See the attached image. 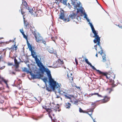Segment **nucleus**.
Segmentation results:
<instances>
[{
    "instance_id": "obj_32",
    "label": "nucleus",
    "mask_w": 122,
    "mask_h": 122,
    "mask_svg": "<svg viewBox=\"0 0 122 122\" xmlns=\"http://www.w3.org/2000/svg\"><path fill=\"white\" fill-rule=\"evenodd\" d=\"M47 78L46 77H45L43 78V81L46 84L47 81Z\"/></svg>"
},
{
    "instance_id": "obj_61",
    "label": "nucleus",
    "mask_w": 122,
    "mask_h": 122,
    "mask_svg": "<svg viewBox=\"0 0 122 122\" xmlns=\"http://www.w3.org/2000/svg\"><path fill=\"white\" fill-rule=\"evenodd\" d=\"M12 118H13V116H12Z\"/></svg>"
},
{
    "instance_id": "obj_7",
    "label": "nucleus",
    "mask_w": 122,
    "mask_h": 122,
    "mask_svg": "<svg viewBox=\"0 0 122 122\" xmlns=\"http://www.w3.org/2000/svg\"><path fill=\"white\" fill-rule=\"evenodd\" d=\"M98 53H100L101 55L102 56V61L103 62H104L107 61L106 58V55L103 53V50H102L101 51V52L100 51H99L98 52Z\"/></svg>"
},
{
    "instance_id": "obj_50",
    "label": "nucleus",
    "mask_w": 122,
    "mask_h": 122,
    "mask_svg": "<svg viewBox=\"0 0 122 122\" xmlns=\"http://www.w3.org/2000/svg\"><path fill=\"white\" fill-rule=\"evenodd\" d=\"M76 87L78 89H80V88L79 87H78L76 86Z\"/></svg>"
},
{
    "instance_id": "obj_33",
    "label": "nucleus",
    "mask_w": 122,
    "mask_h": 122,
    "mask_svg": "<svg viewBox=\"0 0 122 122\" xmlns=\"http://www.w3.org/2000/svg\"><path fill=\"white\" fill-rule=\"evenodd\" d=\"M66 94H65V95H64V96H65L66 97V98L68 99H71V97L68 96L67 95H66Z\"/></svg>"
},
{
    "instance_id": "obj_51",
    "label": "nucleus",
    "mask_w": 122,
    "mask_h": 122,
    "mask_svg": "<svg viewBox=\"0 0 122 122\" xmlns=\"http://www.w3.org/2000/svg\"><path fill=\"white\" fill-rule=\"evenodd\" d=\"M86 20H87V21L88 22H90V20L89 19H88V18H87V19H86Z\"/></svg>"
},
{
    "instance_id": "obj_9",
    "label": "nucleus",
    "mask_w": 122,
    "mask_h": 122,
    "mask_svg": "<svg viewBox=\"0 0 122 122\" xmlns=\"http://www.w3.org/2000/svg\"><path fill=\"white\" fill-rule=\"evenodd\" d=\"M33 13H31L32 15H35V13L36 15L37 16H41L42 14V12L41 10H38L36 12H35L33 10Z\"/></svg>"
},
{
    "instance_id": "obj_44",
    "label": "nucleus",
    "mask_w": 122,
    "mask_h": 122,
    "mask_svg": "<svg viewBox=\"0 0 122 122\" xmlns=\"http://www.w3.org/2000/svg\"><path fill=\"white\" fill-rule=\"evenodd\" d=\"M3 59V58L2 56H0V62L1 61L2 59Z\"/></svg>"
},
{
    "instance_id": "obj_48",
    "label": "nucleus",
    "mask_w": 122,
    "mask_h": 122,
    "mask_svg": "<svg viewBox=\"0 0 122 122\" xmlns=\"http://www.w3.org/2000/svg\"><path fill=\"white\" fill-rule=\"evenodd\" d=\"M77 13H79L80 11V9H77Z\"/></svg>"
},
{
    "instance_id": "obj_35",
    "label": "nucleus",
    "mask_w": 122,
    "mask_h": 122,
    "mask_svg": "<svg viewBox=\"0 0 122 122\" xmlns=\"http://www.w3.org/2000/svg\"><path fill=\"white\" fill-rule=\"evenodd\" d=\"M20 32L22 33V35L24 34V32L23 31V29H20Z\"/></svg>"
},
{
    "instance_id": "obj_24",
    "label": "nucleus",
    "mask_w": 122,
    "mask_h": 122,
    "mask_svg": "<svg viewBox=\"0 0 122 122\" xmlns=\"http://www.w3.org/2000/svg\"><path fill=\"white\" fill-rule=\"evenodd\" d=\"M91 27V28L92 32L94 34V36L97 35V32L95 30L93 25Z\"/></svg>"
},
{
    "instance_id": "obj_37",
    "label": "nucleus",
    "mask_w": 122,
    "mask_h": 122,
    "mask_svg": "<svg viewBox=\"0 0 122 122\" xmlns=\"http://www.w3.org/2000/svg\"><path fill=\"white\" fill-rule=\"evenodd\" d=\"M33 35L35 38H36V37H37L38 36V35H37L36 34L35 32H34V33H33Z\"/></svg>"
},
{
    "instance_id": "obj_17",
    "label": "nucleus",
    "mask_w": 122,
    "mask_h": 122,
    "mask_svg": "<svg viewBox=\"0 0 122 122\" xmlns=\"http://www.w3.org/2000/svg\"><path fill=\"white\" fill-rule=\"evenodd\" d=\"M94 70H96L97 71V72H98L100 74V75H102V74L103 73L102 72L100 71L99 70H97L96 68L95 67L93 66H92V65L91 64H90L89 65Z\"/></svg>"
},
{
    "instance_id": "obj_31",
    "label": "nucleus",
    "mask_w": 122,
    "mask_h": 122,
    "mask_svg": "<svg viewBox=\"0 0 122 122\" xmlns=\"http://www.w3.org/2000/svg\"><path fill=\"white\" fill-rule=\"evenodd\" d=\"M85 61L86 62V63L89 65H90V64L91 63L89 62L88 61V60L86 58L85 59Z\"/></svg>"
},
{
    "instance_id": "obj_43",
    "label": "nucleus",
    "mask_w": 122,
    "mask_h": 122,
    "mask_svg": "<svg viewBox=\"0 0 122 122\" xmlns=\"http://www.w3.org/2000/svg\"><path fill=\"white\" fill-rule=\"evenodd\" d=\"M97 45L96 44L94 46V47L95 48V49L97 51Z\"/></svg>"
},
{
    "instance_id": "obj_38",
    "label": "nucleus",
    "mask_w": 122,
    "mask_h": 122,
    "mask_svg": "<svg viewBox=\"0 0 122 122\" xmlns=\"http://www.w3.org/2000/svg\"><path fill=\"white\" fill-rule=\"evenodd\" d=\"M75 61L76 62V65H77L78 64V62L77 59L76 58L75 59Z\"/></svg>"
},
{
    "instance_id": "obj_6",
    "label": "nucleus",
    "mask_w": 122,
    "mask_h": 122,
    "mask_svg": "<svg viewBox=\"0 0 122 122\" xmlns=\"http://www.w3.org/2000/svg\"><path fill=\"white\" fill-rule=\"evenodd\" d=\"M22 4L23 5L25 6V7H26L27 9H28V10L29 11V12H30V13H33V11H34L30 7H29L26 1H23L22 2Z\"/></svg>"
},
{
    "instance_id": "obj_16",
    "label": "nucleus",
    "mask_w": 122,
    "mask_h": 122,
    "mask_svg": "<svg viewBox=\"0 0 122 122\" xmlns=\"http://www.w3.org/2000/svg\"><path fill=\"white\" fill-rule=\"evenodd\" d=\"M24 23L25 28L26 29H29L30 25L29 23L27 21L24 20Z\"/></svg>"
},
{
    "instance_id": "obj_2",
    "label": "nucleus",
    "mask_w": 122,
    "mask_h": 122,
    "mask_svg": "<svg viewBox=\"0 0 122 122\" xmlns=\"http://www.w3.org/2000/svg\"><path fill=\"white\" fill-rule=\"evenodd\" d=\"M103 73L102 74V76H105L107 79H109V82L112 83V86L111 87L107 88V90L109 91V93H110L112 91H113V88L114 87L117 86V84H115L114 80L115 77V75L112 72L110 73V72H102Z\"/></svg>"
},
{
    "instance_id": "obj_54",
    "label": "nucleus",
    "mask_w": 122,
    "mask_h": 122,
    "mask_svg": "<svg viewBox=\"0 0 122 122\" xmlns=\"http://www.w3.org/2000/svg\"><path fill=\"white\" fill-rule=\"evenodd\" d=\"M69 96L72 97H74V96L73 95H69Z\"/></svg>"
},
{
    "instance_id": "obj_3",
    "label": "nucleus",
    "mask_w": 122,
    "mask_h": 122,
    "mask_svg": "<svg viewBox=\"0 0 122 122\" xmlns=\"http://www.w3.org/2000/svg\"><path fill=\"white\" fill-rule=\"evenodd\" d=\"M24 37L25 38L26 41L27 45L28 48H29V50L31 51V55L32 57L35 59L36 63L37 64V66L39 67L43 65L42 63L39 60L38 58H37L36 56V52L34 51V50L32 49V47L31 45L29 42L27 40V36L25 35L24 34L23 35Z\"/></svg>"
},
{
    "instance_id": "obj_47",
    "label": "nucleus",
    "mask_w": 122,
    "mask_h": 122,
    "mask_svg": "<svg viewBox=\"0 0 122 122\" xmlns=\"http://www.w3.org/2000/svg\"><path fill=\"white\" fill-rule=\"evenodd\" d=\"M89 24L90 25L91 27L93 25H92V24L90 22H89Z\"/></svg>"
},
{
    "instance_id": "obj_56",
    "label": "nucleus",
    "mask_w": 122,
    "mask_h": 122,
    "mask_svg": "<svg viewBox=\"0 0 122 122\" xmlns=\"http://www.w3.org/2000/svg\"><path fill=\"white\" fill-rule=\"evenodd\" d=\"M77 5H78V7H79V6H80V5H79V4H78Z\"/></svg>"
},
{
    "instance_id": "obj_60",
    "label": "nucleus",
    "mask_w": 122,
    "mask_h": 122,
    "mask_svg": "<svg viewBox=\"0 0 122 122\" xmlns=\"http://www.w3.org/2000/svg\"><path fill=\"white\" fill-rule=\"evenodd\" d=\"M2 38H0V39H2Z\"/></svg>"
},
{
    "instance_id": "obj_22",
    "label": "nucleus",
    "mask_w": 122,
    "mask_h": 122,
    "mask_svg": "<svg viewBox=\"0 0 122 122\" xmlns=\"http://www.w3.org/2000/svg\"><path fill=\"white\" fill-rule=\"evenodd\" d=\"M105 63L106 66L107 68H109L110 66V61L108 60H107V61L105 62Z\"/></svg>"
},
{
    "instance_id": "obj_20",
    "label": "nucleus",
    "mask_w": 122,
    "mask_h": 122,
    "mask_svg": "<svg viewBox=\"0 0 122 122\" xmlns=\"http://www.w3.org/2000/svg\"><path fill=\"white\" fill-rule=\"evenodd\" d=\"M21 14L22 15L24 14L25 12H27L26 10H28L26 7L23 8L21 9Z\"/></svg>"
},
{
    "instance_id": "obj_40",
    "label": "nucleus",
    "mask_w": 122,
    "mask_h": 122,
    "mask_svg": "<svg viewBox=\"0 0 122 122\" xmlns=\"http://www.w3.org/2000/svg\"><path fill=\"white\" fill-rule=\"evenodd\" d=\"M84 18H85L86 19H87L88 18L87 17V15L85 13V15L84 16Z\"/></svg>"
},
{
    "instance_id": "obj_10",
    "label": "nucleus",
    "mask_w": 122,
    "mask_h": 122,
    "mask_svg": "<svg viewBox=\"0 0 122 122\" xmlns=\"http://www.w3.org/2000/svg\"><path fill=\"white\" fill-rule=\"evenodd\" d=\"M104 98V99L101 100V102L102 103H106L110 100V98L107 96H105Z\"/></svg>"
},
{
    "instance_id": "obj_1",
    "label": "nucleus",
    "mask_w": 122,
    "mask_h": 122,
    "mask_svg": "<svg viewBox=\"0 0 122 122\" xmlns=\"http://www.w3.org/2000/svg\"><path fill=\"white\" fill-rule=\"evenodd\" d=\"M39 67L40 70L42 72H43L45 71L46 72L47 76L49 78L50 86L52 88L53 91L55 92L56 95L57 92L59 93L61 95H65V94H66L65 90H62V89H60V85L57 83L52 78L50 71L48 69L45 68L43 65Z\"/></svg>"
},
{
    "instance_id": "obj_58",
    "label": "nucleus",
    "mask_w": 122,
    "mask_h": 122,
    "mask_svg": "<svg viewBox=\"0 0 122 122\" xmlns=\"http://www.w3.org/2000/svg\"><path fill=\"white\" fill-rule=\"evenodd\" d=\"M20 89V88H19V89Z\"/></svg>"
},
{
    "instance_id": "obj_23",
    "label": "nucleus",
    "mask_w": 122,
    "mask_h": 122,
    "mask_svg": "<svg viewBox=\"0 0 122 122\" xmlns=\"http://www.w3.org/2000/svg\"><path fill=\"white\" fill-rule=\"evenodd\" d=\"M97 95V96L99 97H103L100 94H99L98 93H91L89 94V96L90 97L92 96L93 95Z\"/></svg>"
},
{
    "instance_id": "obj_55",
    "label": "nucleus",
    "mask_w": 122,
    "mask_h": 122,
    "mask_svg": "<svg viewBox=\"0 0 122 122\" xmlns=\"http://www.w3.org/2000/svg\"><path fill=\"white\" fill-rule=\"evenodd\" d=\"M96 56L97 57H98V55H97V53L96 55Z\"/></svg>"
},
{
    "instance_id": "obj_45",
    "label": "nucleus",
    "mask_w": 122,
    "mask_h": 122,
    "mask_svg": "<svg viewBox=\"0 0 122 122\" xmlns=\"http://www.w3.org/2000/svg\"><path fill=\"white\" fill-rule=\"evenodd\" d=\"M49 117H50L51 118V119H52V117L51 116V114H49Z\"/></svg>"
},
{
    "instance_id": "obj_39",
    "label": "nucleus",
    "mask_w": 122,
    "mask_h": 122,
    "mask_svg": "<svg viewBox=\"0 0 122 122\" xmlns=\"http://www.w3.org/2000/svg\"><path fill=\"white\" fill-rule=\"evenodd\" d=\"M5 66H4L1 67H0V70H2L3 69H4L5 68Z\"/></svg>"
},
{
    "instance_id": "obj_29",
    "label": "nucleus",
    "mask_w": 122,
    "mask_h": 122,
    "mask_svg": "<svg viewBox=\"0 0 122 122\" xmlns=\"http://www.w3.org/2000/svg\"><path fill=\"white\" fill-rule=\"evenodd\" d=\"M15 48L14 50L15 51H16L17 48V47L16 46V44H15L13 46V47L12 48V49L13 50H14V48Z\"/></svg>"
},
{
    "instance_id": "obj_19",
    "label": "nucleus",
    "mask_w": 122,
    "mask_h": 122,
    "mask_svg": "<svg viewBox=\"0 0 122 122\" xmlns=\"http://www.w3.org/2000/svg\"><path fill=\"white\" fill-rule=\"evenodd\" d=\"M65 107L67 109H69L71 108V105L70 103L69 102L66 103L64 105Z\"/></svg>"
},
{
    "instance_id": "obj_28",
    "label": "nucleus",
    "mask_w": 122,
    "mask_h": 122,
    "mask_svg": "<svg viewBox=\"0 0 122 122\" xmlns=\"http://www.w3.org/2000/svg\"><path fill=\"white\" fill-rule=\"evenodd\" d=\"M54 108H53L52 109L53 110H55L56 112L57 111V109H58L59 108V107L58 106H55V107H54Z\"/></svg>"
},
{
    "instance_id": "obj_11",
    "label": "nucleus",
    "mask_w": 122,
    "mask_h": 122,
    "mask_svg": "<svg viewBox=\"0 0 122 122\" xmlns=\"http://www.w3.org/2000/svg\"><path fill=\"white\" fill-rule=\"evenodd\" d=\"M31 75L33 79L40 78L41 76V75L40 74H31Z\"/></svg>"
},
{
    "instance_id": "obj_25",
    "label": "nucleus",
    "mask_w": 122,
    "mask_h": 122,
    "mask_svg": "<svg viewBox=\"0 0 122 122\" xmlns=\"http://www.w3.org/2000/svg\"><path fill=\"white\" fill-rule=\"evenodd\" d=\"M23 71L24 72H27L28 74L30 73L31 74V72H30L29 70H28L27 68L26 67L24 68V69L23 70Z\"/></svg>"
},
{
    "instance_id": "obj_41",
    "label": "nucleus",
    "mask_w": 122,
    "mask_h": 122,
    "mask_svg": "<svg viewBox=\"0 0 122 122\" xmlns=\"http://www.w3.org/2000/svg\"><path fill=\"white\" fill-rule=\"evenodd\" d=\"M42 41V42L43 43H44L45 45H46V41H45L44 40H43V39Z\"/></svg>"
},
{
    "instance_id": "obj_21",
    "label": "nucleus",
    "mask_w": 122,
    "mask_h": 122,
    "mask_svg": "<svg viewBox=\"0 0 122 122\" xmlns=\"http://www.w3.org/2000/svg\"><path fill=\"white\" fill-rule=\"evenodd\" d=\"M93 111V109L92 108L89 109L87 112V113L91 117V116L92 113Z\"/></svg>"
},
{
    "instance_id": "obj_53",
    "label": "nucleus",
    "mask_w": 122,
    "mask_h": 122,
    "mask_svg": "<svg viewBox=\"0 0 122 122\" xmlns=\"http://www.w3.org/2000/svg\"><path fill=\"white\" fill-rule=\"evenodd\" d=\"M12 74H13L14 75H15V73L14 72H12Z\"/></svg>"
},
{
    "instance_id": "obj_42",
    "label": "nucleus",
    "mask_w": 122,
    "mask_h": 122,
    "mask_svg": "<svg viewBox=\"0 0 122 122\" xmlns=\"http://www.w3.org/2000/svg\"><path fill=\"white\" fill-rule=\"evenodd\" d=\"M51 39H52V40L53 41H55V38L53 37H51Z\"/></svg>"
},
{
    "instance_id": "obj_26",
    "label": "nucleus",
    "mask_w": 122,
    "mask_h": 122,
    "mask_svg": "<svg viewBox=\"0 0 122 122\" xmlns=\"http://www.w3.org/2000/svg\"><path fill=\"white\" fill-rule=\"evenodd\" d=\"M57 62L60 64L62 65L64 63V62L63 60H61L60 59H59L57 61Z\"/></svg>"
},
{
    "instance_id": "obj_8",
    "label": "nucleus",
    "mask_w": 122,
    "mask_h": 122,
    "mask_svg": "<svg viewBox=\"0 0 122 122\" xmlns=\"http://www.w3.org/2000/svg\"><path fill=\"white\" fill-rule=\"evenodd\" d=\"M14 60L15 70L16 71H19V70L18 69V68L19 67V63L17 61V60L15 58H14Z\"/></svg>"
},
{
    "instance_id": "obj_57",
    "label": "nucleus",
    "mask_w": 122,
    "mask_h": 122,
    "mask_svg": "<svg viewBox=\"0 0 122 122\" xmlns=\"http://www.w3.org/2000/svg\"><path fill=\"white\" fill-rule=\"evenodd\" d=\"M3 43V44L4 43V42H1V43L0 42V44H1V43Z\"/></svg>"
},
{
    "instance_id": "obj_27",
    "label": "nucleus",
    "mask_w": 122,
    "mask_h": 122,
    "mask_svg": "<svg viewBox=\"0 0 122 122\" xmlns=\"http://www.w3.org/2000/svg\"><path fill=\"white\" fill-rule=\"evenodd\" d=\"M49 52L51 53H54V50L53 48H51L49 49L48 50Z\"/></svg>"
},
{
    "instance_id": "obj_4",
    "label": "nucleus",
    "mask_w": 122,
    "mask_h": 122,
    "mask_svg": "<svg viewBox=\"0 0 122 122\" xmlns=\"http://www.w3.org/2000/svg\"><path fill=\"white\" fill-rule=\"evenodd\" d=\"M59 19L63 20L65 21H70L69 18H66L65 17L64 11L63 10L61 11L60 14V16L59 17Z\"/></svg>"
},
{
    "instance_id": "obj_36",
    "label": "nucleus",
    "mask_w": 122,
    "mask_h": 122,
    "mask_svg": "<svg viewBox=\"0 0 122 122\" xmlns=\"http://www.w3.org/2000/svg\"><path fill=\"white\" fill-rule=\"evenodd\" d=\"M13 63H8V65L9 66H11L13 65Z\"/></svg>"
},
{
    "instance_id": "obj_46",
    "label": "nucleus",
    "mask_w": 122,
    "mask_h": 122,
    "mask_svg": "<svg viewBox=\"0 0 122 122\" xmlns=\"http://www.w3.org/2000/svg\"><path fill=\"white\" fill-rule=\"evenodd\" d=\"M80 11L81 12V13H83V11L82 9H80Z\"/></svg>"
},
{
    "instance_id": "obj_18",
    "label": "nucleus",
    "mask_w": 122,
    "mask_h": 122,
    "mask_svg": "<svg viewBox=\"0 0 122 122\" xmlns=\"http://www.w3.org/2000/svg\"><path fill=\"white\" fill-rule=\"evenodd\" d=\"M45 109L46 110V111L48 112L49 114H52L53 116H54V114H52V112L53 110H51V109L47 108H45Z\"/></svg>"
},
{
    "instance_id": "obj_49",
    "label": "nucleus",
    "mask_w": 122,
    "mask_h": 122,
    "mask_svg": "<svg viewBox=\"0 0 122 122\" xmlns=\"http://www.w3.org/2000/svg\"><path fill=\"white\" fill-rule=\"evenodd\" d=\"M56 98H58L60 97V96L58 95H57L56 94Z\"/></svg>"
},
{
    "instance_id": "obj_15",
    "label": "nucleus",
    "mask_w": 122,
    "mask_h": 122,
    "mask_svg": "<svg viewBox=\"0 0 122 122\" xmlns=\"http://www.w3.org/2000/svg\"><path fill=\"white\" fill-rule=\"evenodd\" d=\"M67 76L71 82H73V76H72L71 73H68Z\"/></svg>"
},
{
    "instance_id": "obj_13",
    "label": "nucleus",
    "mask_w": 122,
    "mask_h": 122,
    "mask_svg": "<svg viewBox=\"0 0 122 122\" xmlns=\"http://www.w3.org/2000/svg\"><path fill=\"white\" fill-rule=\"evenodd\" d=\"M67 0H55V2L56 3H58V2H60L61 3H62L63 4L67 5ZM59 2H58V3Z\"/></svg>"
},
{
    "instance_id": "obj_12",
    "label": "nucleus",
    "mask_w": 122,
    "mask_h": 122,
    "mask_svg": "<svg viewBox=\"0 0 122 122\" xmlns=\"http://www.w3.org/2000/svg\"><path fill=\"white\" fill-rule=\"evenodd\" d=\"M76 15V14L75 13L73 12L72 14H71L69 15L68 17L67 18H69L70 20V19L73 20L75 19Z\"/></svg>"
},
{
    "instance_id": "obj_52",
    "label": "nucleus",
    "mask_w": 122,
    "mask_h": 122,
    "mask_svg": "<svg viewBox=\"0 0 122 122\" xmlns=\"http://www.w3.org/2000/svg\"><path fill=\"white\" fill-rule=\"evenodd\" d=\"M78 102V101H75V102H74V104H76V103H77Z\"/></svg>"
},
{
    "instance_id": "obj_30",
    "label": "nucleus",
    "mask_w": 122,
    "mask_h": 122,
    "mask_svg": "<svg viewBox=\"0 0 122 122\" xmlns=\"http://www.w3.org/2000/svg\"><path fill=\"white\" fill-rule=\"evenodd\" d=\"M79 111L80 112L85 113L86 112L85 111H84L81 108H79Z\"/></svg>"
},
{
    "instance_id": "obj_34",
    "label": "nucleus",
    "mask_w": 122,
    "mask_h": 122,
    "mask_svg": "<svg viewBox=\"0 0 122 122\" xmlns=\"http://www.w3.org/2000/svg\"><path fill=\"white\" fill-rule=\"evenodd\" d=\"M46 89L48 91H51V89L50 87H46Z\"/></svg>"
},
{
    "instance_id": "obj_59",
    "label": "nucleus",
    "mask_w": 122,
    "mask_h": 122,
    "mask_svg": "<svg viewBox=\"0 0 122 122\" xmlns=\"http://www.w3.org/2000/svg\"><path fill=\"white\" fill-rule=\"evenodd\" d=\"M1 88H0V91L1 90Z\"/></svg>"
},
{
    "instance_id": "obj_5",
    "label": "nucleus",
    "mask_w": 122,
    "mask_h": 122,
    "mask_svg": "<svg viewBox=\"0 0 122 122\" xmlns=\"http://www.w3.org/2000/svg\"><path fill=\"white\" fill-rule=\"evenodd\" d=\"M93 37H95V39L93 41L94 43H95L97 42V45L99 46L100 47L101 49V50H102V47L100 46L101 43L100 42V38L99 37V36L97 35L94 36H93Z\"/></svg>"
},
{
    "instance_id": "obj_14",
    "label": "nucleus",
    "mask_w": 122,
    "mask_h": 122,
    "mask_svg": "<svg viewBox=\"0 0 122 122\" xmlns=\"http://www.w3.org/2000/svg\"><path fill=\"white\" fill-rule=\"evenodd\" d=\"M35 39L37 42L40 43L42 41V38L41 36L39 35H38L37 37H36Z\"/></svg>"
}]
</instances>
